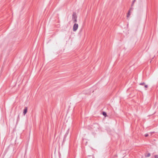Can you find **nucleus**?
Returning <instances> with one entry per match:
<instances>
[{
  "instance_id": "6e6552de",
  "label": "nucleus",
  "mask_w": 158,
  "mask_h": 158,
  "mask_svg": "<svg viewBox=\"0 0 158 158\" xmlns=\"http://www.w3.org/2000/svg\"><path fill=\"white\" fill-rule=\"evenodd\" d=\"M24 109H27V107H25V108H24Z\"/></svg>"
},
{
  "instance_id": "f03ea898",
  "label": "nucleus",
  "mask_w": 158,
  "mask_h": 158,
  "mask_svg": "<svg viewBox=\"0 0 158 158\" xmlns=\"http://www.w3.org/2000/svg\"><path fill=\"white\" fill-rule=\"evenodd\" d=\"M132 10V8H131V9L129 10V11L128 13V14H127V17H129V16L130 15V11H131Z\"/></svg>"
},
{
  "instance_id": "20e7f679",
  "label": "nucleus",
  "mask_w": 158,
  "mask_h": 158,
  "mask_svg": "<svg viewBox=\"0 0 158 158\" xmlns=\"http://www.w3.org/2000/svg\"><path fill=\"white\" fill-rule=\"evenodd\" d=\"M145 84V83L143 82V83H140L139 84V85H144Z\"/></svg>"
},
{
  "instance_id": "39448f33",
  "label": "nucleus",
  "mask_w": 158,
  "mask_h": 158,
  "mask_svg": "<svg viewBox=\"0 0 158 158\" xmlns=\"http://www.w3.org/2000/svg\"><path fill=\"white\" fill-rule=\"evenodd\" d=\"M136 0H134V1H133V2H132V3L131 4V6H132L133 5H134V4L135 2L136 1Z\"/></svg>"
},
{
  "instance_id": "f257e3e1",
  "label": "nucleus",
  "mask_w": 158,
  "mask_h": 158,
  "mask_svg": "<svg viewBox=\"0 0 158 158\" xmlns=\"http://www.w3.org/2000/svg\"><path fill=\"white\" fill-rule=\"evenodd\" d=\"M78 24L77 23H75L73 26V31H75L77 30L78 27Z\"/></svg>"
},
{
  "instance_id": "423d86ee",
  "label": "nucleus",
  "mask_w": 158,
  "mask_h": 158,
  "mask_svg": "<svg viewBox=\"0 0 158 158\" xmlns=\"http://www.w3.org/2000/svg\"><path fill=\"white\" fill-rule=\"evenodd\" d=\"M144 87L145 88H147L148 87V86L147 85H144Z\"/></svg>"
},
{
  "instance_id": "0eeeda50",
  "label": "nucleus",
  "mask_w": 158,
  "mask_h": 158,
  "mask_svg": "<svg viewBox=\"0 0 158 158\" xmlns=\"http://www.w3.org/2000/svg\"><path fill=\"white\" fill-rule=\"evenodd\" d=\"M103 114L104 115H106V114L105 113H103Z\"/></svg>"
},
{
  "instance_id": "7ed1b4c3",
  "label": "nucleus",
  "mask_w": 158,
  "mask_h": 158,
  "mask_svg": "<svg viewBox=\"0 0 158 158\" xmlns=\"http://www.w3.org/2000/svg\"><path fill=\"white\" fill-rule=\"evenodd\" d=\"M73 19H75L74 20V22H77V18L76 17H75V16H74V15H73Z\"/></svg>"
}]
</instances>
